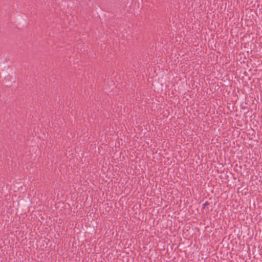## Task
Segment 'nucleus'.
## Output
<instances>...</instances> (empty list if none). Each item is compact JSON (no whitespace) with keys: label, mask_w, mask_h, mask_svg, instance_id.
Here are the masks:
<instances>
[{"label":"nucleus","mask_w":262,"mask_h":262,"mask_svg":"<svg viewBox=\"0 0 262 262\" xmlns=\"http://www.w3.org/2000/svg\"><path fill=\"white\" fill-rule=\"evenodd\" d=\"M209 205V203L207 201H206L203 205V207H205L207 205Z\"/></svg>","instance_id":"nucleus-1"}]
</instances>
